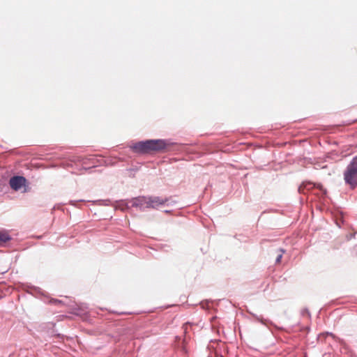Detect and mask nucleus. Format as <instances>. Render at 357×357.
I'll return each mask as SVG.
<instances>
[{
    "mask_svg": "<svg viewBox=\"0 0 357 357\" xmlns=\"http://www.w3.org/2000/svg\"><path fill=\"white\" fill-rule=\"evenodd\" d=\"M164 212L165 213H169L171 212V211H169V210H165Z\"/></svg>",
    "mask_w": 357,
    "mask_h": 357,
    "instance_id": "dca6fc26",
    "label": "nucleus"
},
{
    "mask_svg": "<svg viewBox=\"0 0 357 357\" xmlns=\"http://www.w3.org/2000/svg\"><path fill=\"white\" fill-rule=\"evenodd\" d=\"M278 252H279L278 256L275 258V263L278 264L281 261V259L282 258V255L284 253L285 250L283 248H279L278 250Z\"/></svg>",
    "mask_w": 357,
    "mask_h": 357,
    "instance_id": "9d476101",
    "label": "nucleus"
},
{
    "mask_svg": "<svg viewBox=\"0 0 357 357\" xmlns=\"http://www.w3.org/2000/svg\"><path fill=\"white\" fill-rule=\"evenodd\" d=\"M50 302L51 303H52V304H54V305L62 304L63 303L62 301L58 300V299H55V298L51 299Z\"/></svg>",
    "mask_w": 357,
    "mask_h": 357,
    "instance_id": "2eb2a0df",
    "label": "nucleus"
},
{
    "mask_svg": "<svg viewBox=\"0 0 357 357\" xmlns=\"http://www.w3.org/2000/svg\"><path fill=\"white\" fill-rule=\"evenodd\" d=\"M301 314L303 316H307L309 318L311 317V314H310V312L309 311V310L307 308H304L302 311H301Z\"/></svg>",
    "mask_w": 357,
    "mask_h": 357,
    "instance_id": "ddd939ff",
    "label": "nucleus"
},
{
    "mask_svg": "<svg viewBox=\"0 0 357 357\" xmlns=\"http://www.w3.org/2000/svg\"><path fill=\"white\" fill-rule=\"evenodd\" d=\"M200 305L201 307L203 308V309H208L209 308V305H208V301H202L200 303Z\"/></svg>",
    "mask_w": 357,
    "mask_h": 357,
    "instance_id": "4468645a",
    "label": "nucleus"
},
{
    "mask_svg": "<svg viewBox=\"0 0 357 357\" xmlns=\"http://www.w3.org/2000/svg\"><path fill=\"white\" fill-rule=\"evenodd\" d=\"M85 200L84 199H79V200H70L69 201L68 204L70 205H72L77 208H80V206L79 205V203L84 202Z\"/></svg>",
    "mask_w": 357,
    "mask_h": 357,
    "instance_id": "9b49d317",
    "label": "nucleus"
},
{
    "mask_svg": "<svg viewBox=\"0 0 357 357\" xmlns=\"http://www.w3.org/2000/svg\"><path fill=\"white\" fill-rule=\"evenodd\" d=\"M251 315L255 320L260 322L261 324H263L264 326H265L266 327H268L269 326H273L276 327L275 324L271 320H270L268 319L264 318L262 315H258L257 314H253V313H251Z\"/></svg>",
    "mask_w": 357,
    "mask_h": 357,
    "instance_id": "0eeeda50",
    "label": "nucleus"
},
{
    "mask_svg": "<svg viewBox=\"0 0 357 357\" xmlns=\"http://www.w3.org/2000/svg\"><path fill=\"white\" fill-rule=\"evenodd\" d=\"M148 202V196H138L130 199V203L132 207L138 208L140 211H144L146 208V205Z\"/></svg>",
    "mask_w": 357,
    "mask_h": 357,
    "instance_id": "423d86ee",
    "label": "nucleus"
},
{
    "mask_svg": "<svg viewBox=\"0 0 357 357\" xmlns=\"http://www.w3.org/2000/svg\"><path fill=\"white\" fill-rule=\"evenodd\" d=\"M12 240L11 236L5 230L0 231V245H3L6 243Z\"/></svg>",
    "mask_w": 357,
    "mask_h": 357,
    "instance_id": "1a4fd4ad",
    "label": "nucleus"
},
{
    "mask_svg": "<svg viewBox=\"0 0 357 357\" xmlns=\"http://www.w3.org/2000/svg\"><path fill=\"white\" fill-rule=\"evenodd\" d=\"M27 182L26 178L23 176L15 175L10 177L9 180V185L11 189L15 191L20 190L22 187L26 185Z\"/></svg>",
    "mask_w": 357,
    "mask_h": 357,
    "instance_id": "20e7f679",
    "label": "nucleus"
},
{
    "mask_svg": "<svg viewBox=\"0 0 357 357\" xmlns=\"http://www.w3.org/2000/svg\"><path fill=\"white\" fill-rule=\"evenodd\" d=\"M354 250H357V245L354 247Z\"/></svg>",
    "mask_w": 357,
    "mask_h": 357,
    "instance_id": "f3484780",
    "label": "nucleus"
},
{
    "mask_svg": "<svg viewBox=\"0 0 357 357\" xmlns=\"http://www.w3.org/2000/svg\"><path fill=\"white\" fill-rule=\"evenodd\" d=\"M314 188L318 189L324 196L326 195L327 190L324 188L321 183H313L311 181H304L298 187V192L300 193H305L306 191H310Z\"/></svg>",
    "mask_w": 357,
    "mask_h": 357,
    "instance_id": "7ed1b4c3",
    "label": "nucleus"
},
{
    "mask_svg": "<svg viewBox=\"0 0 357 357\" xmlns=\"http://www.w3.org/2000/svg\"><path fill=\"white\" fill-rule=\"evenodd\" d=\"M131 206L130 200H119L116 202V205L114 206V209H120L123 211L129 209Z\"/></svg>",
    "mask_w": 357,
    "mask_h": 357,
    "instance_id": "6e6552de",
    "label": "nucleus"
},
{
    "mask_svg": "<svg viewBox=\"0 0 357 357\" xmlns=\"http://www.w3.org/2000/svg\"><path fill=\"white\" fill-rule=\"evenodd\" d=\"M98 202L100 203V204L104 206H109L110 205L111 201L109 199H100L98 200Z\"/></svg>",
    "mask_w": 357,
    "mask_h": 357,
    "instance_id": "f8f14e48",
    "label": "nucleus"
},
{
    "mask_svg": "<svg viewBox=\"0 0 357 357\" xmlns=\"http://www.w3.org/2000/svg\"><path fill=\"white\" fill-rule=\"evenodd\" d=\"M344 180L351 190L357 187V155H355L347 165L344 172Z\"/></svg>",
    "mask_w": 357,
    "mask_h": 357,
    "instance_id": "f03ea898",
    "label": "nucleus"
},
{
    "mask_svg": "<svg viewBox=\"0 0 357 357\" xmlns=\"http://www.w3.org/2000/svg\"><path fill=\"white\" fill-rule=\"evenodd\" d=\"M169 202L168 198H162L158 196H148V202L146 205L149 208H158L159 206L165 205Z\"/></svg>",
    "mask_w": 357,
    "mask_h": 357,
    "instance_id": "39448f33",
    "label": "nucleus"
},
{
    "mask_svg": "<svg viewBox=\"0 0 357 357\" xmlns=\"http://www.w3.org/2000/svg\"><path fill=\"white\" fill-rule=\"evenodd\" d=\"M170 145L163 139H146L139 141L129 146L133 153L138 155H147L153 152H161Z\"/></svg>",
    "mask_w": 357,
    "mask_h": 357,
    "instance_id": "f257e3e1",
    "label": "nucleus"
}]
</instances>
